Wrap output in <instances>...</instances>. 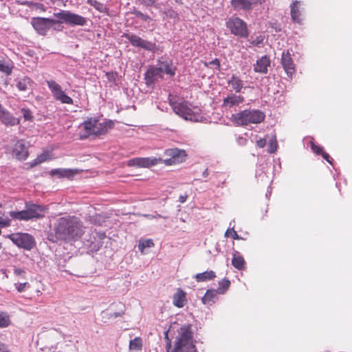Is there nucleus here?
Wrapping results in <instances>:
<instances>
[{"mask_svg":"<svg viewBox=\"0 0 352 352\" xmlns=\"http://www.w3.org/2000/svg\"><path fill=\"white\" fill-rule=\"evenodd\" d=\"M124 313V309H122L120 311H118V312H110V313H106V314L108 316V318H118V317H120L121 316H122Z\"/></svg>","mask_w":352,"mask_h":352,"instance_id":"44","label":"nucleus"},{"mask_svg":"<svg viewBox=\"0 0 352 352\" xmlns=\"http://www.w3.org/2000/svg\"><path fill=\"white\" fill-rule=\"evenodd\" d=\"M21 112L23 113V116L25 120H30L32 118L31 111L27 109H22Z\"/></svg>","mask_w":352,"mask_h":352,"instance_id":"45","label":"nucleus"},{"mask_svg":"<svg viewBox=\"0 0 352 352\" xmlns=\"http://www.w3.org/2000/svg\"><path fill=\"white\" fill-rule=\"evenodd\" d=\"M277 149V142L276 139V136L274 135L270 140L269 146H268V152L270 153H274Z\"/></svg>","mask_w":352,"mask_h":352,"instance_id":"39","label":"nucleus"},{"mask_svg":"<svg viewBox=\"0 0 352 352\" xmlns=\"http://www.w3.org/2000/svg\"><path fill=\"white\" fill-rule=\"evenodd\" d=\"M11 220L9 218L0 217V228L8 227L10 225Z\"/></svg>","mask_w":352,"mask_h":352,"instance_id":"42","label":"nucleus"},{"mask_svg":"<svg viewBox=\"0 0 352 352\" xmlns=\"http://www.w3.org/2000/svg\"><path fill=\"white\" fill-rule=\"evenodd\" d=\"M188 196L186 195H181L179 198V200L181 203H184L187 199Z\"/></svg>","mask_w":352,"mask_h":352,"instance_id":"50","label":"nucleus"},{"mask_svg":"<svg viewBox=\"0 0 352 352\" xmlns=\"http://www.w3.org/2000/svg\"><path fill=\"white\" fill-rule=\"evenodd\" d=\"M281 64L287 74V76L289 78H292L296 71V69L291 54L288 50L286 52L284 51L282 53Z\"/></svg>","mask_w":352,"mask_h":352,"instance_id":"16","label":"nucleus"},{"mask_svg":"<svg viewBox=\"0 0 352 352\" xmlns=\"http://www.w3.org/2000/svg\"><path fill=\"white\" fill-rule=\"evenodd\" d=\"M256 145L260 148H263L266 145V139L261 138L257 140Z\"/></svg>","mask_w":352,"mask_h":352,"instance_id":"48","label":"nucleus"},{"mask_svg":"<svg viewBox=\"0 0 352 352\" xmlns=\"http://www.w3.org/2000/svg\"><path fill=\"white\" fill-rule=\"evenodd\" d=\"M166 340V352H170L171 341L168 338V331L165 333ZM195 346L192 340V333L190 325H184L178 331L174 350L172 352H195Z\"/></svg>","mask_w":352,"mask_h":352,"instance_id":"4","label":"nucleus"},{"mask_svg":"<svg viewBox=\"0 0 352 352\" xmlns=\"http://www.w3.org/2000/svg\"><path fill=\"white\" fill-rule=\"evenodd\" d=\"M1 248V243H0V249Z\"/></svg>","mask_w":352,"mask_h":352,"instance_id":"59","label":"nucleus"},{"mask_svg":"<svg viewBox=\"0 0 352 352\" xmlns=\"http://www.w3.org/2000/svg\"><path fill=\"white\" fill-rule=\"evenodd\" d=\"M12 155L19 160H25L29 155L28 148L23 140L14 141L12 146L8 149Z\"/></svg>","mask_w":352,"mask_h":352,"instance_id":"15","label":"nucleus"},{"mask_svg":"<svg viewBox=\"0 0 352 352\" xmlns=\"http://www.w3.org/2000/svg\"><path fill=\"white\" fill-rule=\"evenodd\" d=\"M134 14L137 18H139L140 19L144 21H152L151 18L146 14H143L142 12L140 11H135Z\"/></svg>","mask_w":352,"mask_h":352,"instance_id":"41","label":"nucleus"},{"mask_svg":"<svg viewBox=\"0 0 352 352\" xmlns=\"http://www.w3.org/2000/svg\"><path fill=\"white\" fill-rule=\"evenodd\" d=\"M87 3L100 12H103L104 10V6L96 0H88Z\"/></svg>","mask_w":352,"mask_h":352,"instance_id":"38","label":"nucleus"},{"mask_svg":"<svg viewBox=\"0 0 352 352\" xmlns=\"http://www.w3.org/2000/svg\"><path fill=\"white\" fill-rule=\"evenodd\" d=\"M124 37L134 47H140L145 50L151 52H153L156 49V45L155 43L144 40L137 35L127 33L124 34Z\"/></svg>","mask_w":352,"mask_h":352,"instance_id":"14","label":"nucleus"},{"mask_svg":"<svg viewBox=\"0 0 352 352\" xmlns=\"http://www.w3.org/2000/svg\"><path fill=\"white\" fill-rule=\"evenodd\" d=\"M176 67L173 61L168 57H160L157 62V65L150 67L145 74L146 84L151 86L159 79H162L164 75L169 77L175 75Z\"/></svg>","mask_w":352,"mask_h":352,"instance_id":"3","label":"nucleus"},{"mask_svg":"<svg viewBox=\"0 0 352 352\" xmlns=\"http://www.w3.org/2000/svg\"><path fill=\"white\" fill-rule=\"evenodd\" d=\"M232 264L235 268L239 270H243L244 268L245 261L243 256L239 254V252L235 251L234 253L233 254Z\"/></svg>","mask_w":352,"mask_h":352,"instance_id":"25","label":"nucleus"},{"mask_svg":"<svg viewBox=\"0 0 352 352\" xmlns=\"http://www.w3.org/2000/svg\"><path fill=\"white\" fill-rule=\"evenodd\" d=\"M154 246V243L152 239L140 240L138 244V249L142 254H144V249L146 248H152Z\"/></svg>","mask_w":352,"mask_h":352,"instance_id":"32","label":"nucleus"},{"mask_svg":"<svg viewBox=\"0 0 352 352\" xmlns=\"http://www.w3.org/2000/svg\"><path fill=\"white\" fill-rule=\"evenodd\" d=\"M2 207V204L0 203V208Z\"/></svg>","mask_w":352,"mask_h":352,"instance_id":"57","label":"nucleus"},{"mask_svg":"<svg viewBox=\"0 0 352 352\" xmlns=\"http://www.w3.org/2000/svg\"><path fill=\"white\" fill-rule=\"evenodd\" d=\"M216 276L215 273L212 271H206L202 273L197 274L195 278L197 282H204L213 279Z\"/></svg>","mask_w":352,"mask_h":352,"instance_id":"27","label":"nucleus"},{"mask_svg":"<svg viewBox=\"0 0 352 352\" xmlns=\"http://www.w3.org/2000/svg\"><path fill=\"white\" fill-rule=\"evenodd\" d=\"M226 27L236 36L246 37L248 34L246 23L238 17L229 19L226 22Z\"/></svg>","mask_w":352,"mask_h":352,"instance_id":"12","label":"nucleus"},{"mask_svg":"<svg viewBox=\"0 0 352 352\" xmlns=\"http://www.w3.org/2000/svg\"><path fill=\"white\" fill-rule=\"evenodd\" d=\"M312 151L317 154L322 153L323 158L327 160L329 164H332L331 159L329 154L322 151L323 148L320 146L316 145L314 142H311V145Z\"/></svg>","mask_w":352,"mask_h":352,"instance_id":"30","label":"nucleus"},{"mask_svg":"<svg viewBox=\"0 0 352 352\" xmlns=\"http://www.w3.org/2000/svg\"><path fill=\"white\" fill-rule=\"evenodd\" d=\"M28 283L25 282L23 283L15 284V287L18 292L21 293L25 290V289L28 287H29Z\"/></svg>","mask_w":352,"mask_h":352,"instance_id":"43","label":"nucleus"},{"mask_svg":"<svg viewBox=\"0 0 352 352\" xmlns=\"http://www.w3.org/2000/svg\"><path fill=\"white\" fill-rule=\"evenodd\" d=\"M144 217H146L148 219H152L154 217H161L162 216L160 214H157L156 216H153L151 214H144Z\"/></svg>","mask_w":352,"mask_h":352,"instance_id":"52","label":"nucleus"},{"mask_svg":"<svg viewBox=\"0 0 352 352\" xmlns=\"http://www.w3.org/2000/svg\"><path fill=\"white\" fill-rule=\"evenodd\" d=\"M172 107L176 114L186 120L199 122L201 119V116L199 113V109L192 108L191 105L186 102L174 103L172 104Z\"/></svg>","mask_w":352,"mask_h":352,"instance_id":"8","label":"nucleus"},{"mask_svg":"<svg viewBox=\"0 0 352 352\" xmlns=\"http://www.w3.org/2000/svg\"><path fill=\"white\" fill-rule=\"evenodd\" d=\"M186 293L182 289H177L173 296V305L178 308H182L186 305Z\"/></svg>","mask_w":352,"mask_h":352,"instance_id":"22","label":"nucleus"},{"mask_svg":"<svg viewBox=\"0 0 352 352\" xmlns=\"http://www.w3.org/2000/svg\"><path fill=\"white\" fill-rule=\"evenodd\" d=\"M232 225H234V223L230 222V226H231Z\"/></svg>","mask_w":352,"mask_h":352,"instance_id":"55","label":"nucleus"},{"mask_svg":"<svg viewBox=\"0 0 352 352\" xmlns=\"http://www.w3.org/2000/svg\"><path fill=\"white\" fill-rule=\"evenodd\" d=\"M217 293H218L217 290H207L204 296L202 298V302L205 305L214 303L217 299Z\"/></svg>","mask_w":352,"mask_h":352,"instance_id":"26","label":"nucleus"},{"mask_svg":"<svg viewBox=\"0 0 352 352\" xmlns=\"http://www.w3.org/2000/svg\"><path fill=\"white\" fill-rule=\"evenodd\" d=\"M77 173L76 170L72 168H55L50 170L52 176H56L58 178H72Z\"/></svg>","mask_w":352,"mask_h":352,"instance_id":"19","label":"nucleus"},{"mask_svg":"<svg viewBox=\"0 0 352 352\" xmlns=\"http://www.w3.org/2000/svg\"><path fill=\"white\" fill-rule=\"evenodd\" d=\"M210 64H212V65H217L218 67H220V64H219V61L218 59H214L212 61L210 62Z\"/></svg>","mask_w":352,"mask_h":352,"instance_id":"51","label":"nucleus"},{"mask_svg":"<svg viewBox=\"0 0 352 352\" xmlns=\"http://www.w3.org/2000/svg\"><path fill=\"white\" fill-rule=\"evenodd\" d=\"M248 41L250 43V45H249V47H250L251 45L259 46L263 41V37L262 36H258L254 38H251Z\"/></svg>","mask_w":352,"mask_h":352,"instance_id":"40","label":"nucleus"},{"mask_svg":"<svg viewBox=\"0 0 352 352\" xmlns=\"http://www.w3.org/2000/svg\"><path fill=\"white\" fill-rule=\"evenodd\" d=\"M23 5H27L29 7H31L32 8H35L36 10H39L43 11V12H45L46 10L45 6L43 4H42V3H33V2H30V1H25L24 3H23Z\"/></svg>","mask_w":352,"mask_h":352,"instance_id":"36","label":"nucleus"},{"mask_svg":"<svg viewBox=\"0 0 352 352\" xmlns=\"http://www.w3.org/2000/svg\"><path fill=\"white\" fill-rule=\"evenodd\" d=\"M8 238L19 248H23L27 250H32L35 245L34 237L28 233H13L9 234Z\"/></svg>","mask_w":352,"mask_h":352,"instance_id":"10","label":"nucleus"},{"mask_svg":"<svg viewBox=\"0 0 352 352\" xmlns=\"http://www.w3.org/2000/svg\"><path fill=\"white\" fill-rule=\"evenodd\" d=\"M53 98L62 104H72L73 99L67 96L59 84L53 80L46 81Z\"/></svg>","mask_w":352,"mask_h":352,"instance_id":"11","label":"nucleus"},{"mask_svg":"<svg viewBox=\"0 0 352 352\" xmlns=\"http://www.w3.org/2000/svg\"><path fill=\"white\" fill-rule=\"evenodd\" d=\"M225 236L226 237H228V236H232L235 240L242 239V238L241 236H239V234L236 233V232L234 230V226H233L231 228H229L226 230V232L225 233Z\"/></svg>","mask_w":352,"mask_h":352,"instance_id":"37","label":"nucleus"},{"mask_svg":"<svg viewBox=\"0 0 352 352\" xmlns=\"http://www.w3.org/2000/svg\"><path fill=\"white\" fill-rule=\"evenodd\" d=\"M54 16L58 19L60 22L65 23L72 26H83L87 23L85 17L69 10H61L59 12L54 13Z\"/></svg>","mask_w":352,"mask_h":352,"instance_id":"9","label":"nucleus"},{"mask_svg":"<svg viewBox=\"0 0 352 352\" xmlns=\"http://www.w3.org/2000/svg\"><path fill=\"white\" fill-rule=\"evenodd\" d=\"M12 67L10 64L6 63L3 60H0V72L7 75L12 73Z\"/></svg>","mask_w":352,"mask_h":352,"instance_id":"35","label":"nucleus"},{"mask_svg":"<svg viewBox=\"0 0 352 352\" xmlns=\"http://www.w3.org/2000/svg\"><path fill=\"white\" fill-rule=\"evenodd\" d=\"M232 225H234V223L230 222V226H231Z\"/></svg>","mask_w":352,"mask_h":352,"instance_id":"56","label":"nucleus"},{"mask_svg":"<svg viewBox=\"0 0 352 352\" xmlns=\"http://www.w3.org/2000/svg\"><path fill=\"white\" fill-rule=\"evenodd\" d=\"M231 5L236 10H249L252 8V3L249 0H232Z\"/></svg>","mask_w":352,"mask_h":352,"instance_id":"23","label":"nucleus"},{"mask_svg":"<svg viewBox=\"0 0 352 352\" xmlns=\"http://www.w3.org/2000/svg\"><path fill=\"white\" fill-rule=\"evenodd\" d=\"M54 19L43 17H34L32 19L31 24L35 31L40 35L45 36L52 25L56 23Z\"/></svg>","mask_w":352,"mask_h":352,"instance_id":"13","label":"nucleus"},{"mask_svg":"<svg viewBox=\"0 0 352 352\" xmlns=\"http://www.w3.org/2000/svg\"><path fill=\"white\" fill-rule=\"evenodd\" d=\"M0 352H10L8 346L0 340Z\"/></svg>","mask_w":352,"mask_h":352,"instance_id":"47","label":"nucleus"},{"mask_svg":"<svg viewBox=\"0 0 352 352\" xmlns=\"http://www.w3.org/2000/svg\"><path fill=\"white\" fill-rule=\"evenodd\" d=\"M244 102V97L236 94H230L223 100L222 106L226 109H230L239 106Z\"/></svg>","mask_w":352,"mask_h":352,"instance_id":"17","label":"nucleus"},{"mask_svg":"<svg viewBox=\"0 0 352 352\" xmlns=\"http://www.w3.org/2000/svg\"><path fill=\"white\" fill-rule=\"evenodd\" d=\"M10 316L7 312L0 311V328H6L10 324Z\"/></svg>","mask_w":352,"mask_h":352,"instance_id":"31","label":"nucleus"},{"mask_svg":"<svg viewBox=\"0 0 352 352\" xmlns=\"http://www.w3.org/2000/svg\"><path fill=\"white\" fill-rule=\"evenodd\" d=\"M32 84V81L30 78L25 77L18 81L16 87L20 91H26L30 89Z\"/></svg>","mask_w":352,"mask_h":352,"instance_id":"28","label":"nucleus"},{"mask_svg":"<svg viewBox=\"0 0 352 352\" xmlns=\"http://www.w3.org/2000/svg\"><path fill=\"white\" fill-rule=\"evenodd\" d=\"M230 285V282L229 280L226 278L221 280L219 283V287L217 288V292L219 294H224L226 292V290H228V289L229 288Z\"/></svg>","mask_w":352,"mask_h":352,"instance_id":"33","label":"nucleus"},{"mask_svg":"<svg viewBox=\"0 0 352 352\" xmlns=\"http://www.w3.org/2000/svg\"><path fill=\"white\" fill-rule=\"evenodd\" d=\"M142 3L146 6H152L155 0H139Z\"/></svg>","mask_w":352,"mask_h":352,"instance_id":"49","label":"nucleus"},{"mask_svg":"<svg viewBox=\"0 0 352 352\" xmlns=\"http://www.w3.org/2000/svg\"><path fill=\"white\" fill-rule=\"evenodd\" d=\"M142 348V340L140 338H135L129 342L130 350H140Z\"/></svg>","mask_w":352,"mask_h":352,"instance_id":"34","label":"nucleus"},{"mask_svg":"<svg viewBox=\"0 0 352 352\" xmlns=\"http://www.w3.org/2000/svg\"><path fill=\"white\" fill-rule=\"evenodd\" d=\"M51 159L50 153V152H44L41 155H38L36 159H34L31 163L30 166L33 167L39 164H41L45 162L47 160Z\"/></svg>","mask_w":352,"mask_h":352,"instance_id":"29","label":"nucleus"},{"mask_svg":"<svg viewBox=\"0 0 352 352\" xmlns=\"http://www.w3.org/2000/svg\"><path fill=\"white\" fill-rule=\"evenodd\" d=\"M0 121L6 125L14 126L19 124V119L14 117L10 112L1 107L0 109Z\"/></svg>","mask_w":352,"mask_h":352,"instance_id":"18","label":"nucleus"},{"mask_svg":"<svg viewBox=\"0 0 352 352\" xmlns=\"http://www.w3.org/2000/svg\"><path fill=\"white\" fill-rule=\"evenodd\" d=\"M54 232L56 239L63 241L77 240L83 234L82 226L75 217L58 219Z\"/></svg>","mask_w":352,"mask_h":352,"instance_id":"2","label":"nucleus"},{"mask_svg":"<svg viewBox=\"0 0 352 352\" xmlns=\"http://www.w3.org/2000/svg\"><path fill=\"white\" fill-rule=\"evenodd\" d=\"M46 207L32 202L25 203V209L21 211H10V216L20 221H28L34 219H42L45 216Z\"/></svg>","mask_w":352,"mask_h":352,"instance_id":"5","label":"nucleus"},{"mask_svg":"<svg viewBox=\"0 0 352 352\" xmlns=\"http://www.w3.org/2000/svg\"><path fill=\"white\" fill-rule=\"evenodd\" d=\"M270 65V59L267 56H263L258 60L254 66L255 72L266 74L267 72V67Z\"/></svg>","mask_w":352,"mask_h":352,"instance_id":"20","label":"nucleus"},{"mask_svg":"<svg viewBox=\"0 0 352 352\" xmlns=\"http://www.w3.org/2000/svg\"><path fill=\"white\" fill-rule=\"evenodd\" d=\"M301 2L296 1L291 5V16L294 22L300 23Z\"/></svg>","mask_w":352,"mask_h":352,"instance_id":"24","label":"nucleus"},{"mask_svg":"<svg viewBox=\"0 0 352 352\" xmlns=\"http://www.w3.org/2000/svg\"><path fill=\"white\" fill-rule=\"evenodd\" d=\"M208 175H209V173H208V169H206V170L203 172V173H202L203 177H208Z\"/></svg>","mask_w":352,"mask_h":352,"instance_id":"53","label":"nucleus"},{"mask_svg":"<svg viewBox=\"0 0 352 352\" xmlns=\"http://www.w3.org/2000/svg\"><path fill=\"white\" fill-rule=\"evenodd\" d=\"M228 85L231 87L232 91H234L235 93H240L244 88L243 81L236 75H232L228 80Z\"/></svg>","mask_w":352,"mask_h":352,"instance_id":"21","label":"nucleus"},{"mask_svg":"<svg viewBox=\"0 0 352 352\" xmlns=\"http://www.w3.org/2000/svg\"><path fill=\"white\" fill-rule=\"evenodd\" d=\"M234 122L239 125H248L250 123L258 124L265 119V113L258 109H245L232 115Z\"/></svg>","mask_w":352,"mask_h":352,"instance_id":"6","label":"nucleus"},{"mask_svg":"<svg viewBox=\"0 0 352 352\" xmlns=\"http://www.w3.org/2000/svg\"><path fill=\"white\" fill-rule=\"evenodd\" d=\"M113 122L111 120L100 122L96 118H89L82 123L85 131L88 135H102L106 133L109 129L113 127Z\"/></svg>","mask_w":352,"mask_h":352,"instance_id":"7","label":"nucleus"},{"mask_svg":"<svg viewBox=\"0 0 352 352\" xmlns=\"http://www.w3.org/2000/svg\"><path fill=\"white\" fill-rule=\"evenodd\" d=\"M164 155L169 157L166 160H162L157 157H135L128 161V166H136L140 168H149L157 165L160 162H163L167 166L177 164L182 162L185 160L186 153L184 150L177 148H168L164 151Z\"/></svg>","mask_w":352,"mask_h":352,"instance_id":"1","label":"nucleus"},{"mask_svg":"<svg viewBox=\"0 0 352 352\" xmlns=\"http://www.w3.org/2000/svg\"><path fill=\"white\" fill-rule=\"evenodd\" d=\"M14 274L16 276H23L25 274V272L23 269L14 267Z\"/></svg>","mask_w":352,"mask_h":352,"instance_id":"46","label":"nucleus"},{"mask_svg":"<svg viewBox=\"0 0 352 352\" xmlns=\"http://www.w3.org/2000/svg\"><path fill=\"white\" fill-rule=\"evenodd\" d=\"M254 3H262L265 0H252Z\"/></svg>","mask_w":352,"mask_h":352,"instance_id":"54","label":"nucleus"},{"mask_svg":"<svg viewBox=\"0 0 352 352\" xmlns=\"http://www.w3.org/2000/svg\"><path fill=\"white\" fill-rule=\"evenodd\" d=\"M1 107H2V106H1V104H0V109H1Z\"/></svg>","mask_w":352,"mask_h":352,"instance_id":"58","label":"nucleus"}]
</instances>
